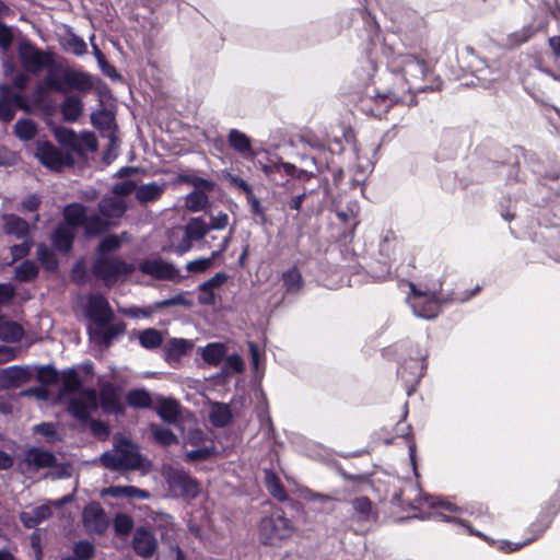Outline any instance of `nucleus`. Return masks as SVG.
Instances as JSON below:
<instances>
[{
    "instance_id": "obj_1",
    "label": "nucleus",
    "mask_w": 560,
    "mask_h": 560,
    "mask_svg": "<svg viewBox=\"0 0 560 560\" xmlns=\"http://www.w3.org/2000/svg\"><path fill=\"white\" fill-rule=\"evenodd\" d=\"M16 50L21 66L26 72L38 74L44 69L48 70L44 81L48 90L59 93L69 90L86 93L92 90V77L88 72L73 70L57 62L54 51L40 49L28 39L19 43Z\"/></svg>"
},
{
    "instance_id": "obj_2",
    "label": "nucleus",
    "mask_w": 560,
    "mask_h": 560,
    "mask_svg": "<svg viewBox=\"0 0 560 560\" xmlns=\"http://www.w3.org/2000/svg\"><path fill=\"white\" fill-rule=\"evenodd\" d=\"M388 69L401 71L399 77L400 88L397 89V96L401 91H413L416 93L440 90L441 79L435 75L431 62L422 56L412 54L398 55L388 62Z\"/></svg>"
},
{
    "instance_id": "obj_3",
    "label": "nucleus",
    "mask_w": 560,
    "mask_h": 560,
    "mask_svg": "<svg viewBox=\"0 0 560 560\" xmlns=\"http://www.w3.org/2000/svg\"><path fill=\"white\" fill-rule=\"evenodd\" d=\"M113 446V451H106L100 457L103 467L113 471L137 470L141 468L143 457L135 442L117 433L114 436Z\"/></svg>"
},
{
    "instance_id": "obj_4",
    "label": "nucleus",
    "mask_w": 560,
    "mask_h": 560,
    "mask_svg": "<svg viewBox=\"0 0 560 560\" xmlns=\"http://www.w3.org/2000/svg\"><path fill=\"white\" fill-rule=\"evenodd\" d=\"M295 525L288 518L281 508H273L272 511L261 517L258 524L259 541L269 547H281L295 533Z\"/></svg>"
},
{
    "instance_id": "obj_5",
    "label": "nucleus",
    "mask_w": 560,
    "mask_h": 560,
    "mask_svg": "<svg viewBox=\"0 0 560 560\" xmlns=\"http://www.w3.org/2000/svg\"><path fill=\"white\" fill-rule=\"evenodd\" d=\"M133 271V264L124 260L120 256H100L93 261L91 268L92 275L108 288Z\"/></svg>"
},
{
    "instance_id": "obj_6",
    "label": "nucleus",
    "mask_w": 560,
    "mask_h": 560,
    "mask_svg": "<svg viewBox=\"0 0 560 560\" xmlns=\"http://www.w3.org/2000/svg\"><path fill=\"white\" fill-rule=\"evenodd\" d=\"M560 512V504L549 499L542 506L537 515L536 520L527 527V534L529 535L525 541L521 544H512L505 541L501 549L505 552H513L522 549L524 546L539 539L551 526L553 518Z\"/></svg>"
},
{
    "instance_id": "obj_7",
    "label": "nucleus",
    "mask_w": 560,
    "mask_h": 560,
    "mask_svg": "<svg viewBox=\"0 0 560 560\" xmlns=\"http://www.w3.org/2000/svg\"><path fill=\"white\" fill-rule=\"evenodd\" d=\"M399 77H404L401 71L388 69V74L385 78V85L382 88L384 90V95L381 101L384 103L381 108L375 109L374 114L380 115L382 113H388L394 105L399 103H406L408 105L416 104L413 91H401L397 96L393 95L392 92L396 94L397 89L400 88Z\"/></svg>"
},
{
    "instance_id": "obj_8",
    "label": "nucleus",
    "mask_w": 560,
    "mask_h": 560,
    "mask_svg": "<svg viewBox=\"0 0 560 560\" xmlns=\"http://www.w3.org/2000/svg\"><path fill=\"white\" fill-rule=\"evenodd\" d=\"M410 294L408 296L410 306L416 316L432 319L441 312V301L435 293L419 290L412 282L409 283Z\"/></svg>"
},
{
    "instance_id": "obj_9",
    "label": "nucleus",
    "mask_w": 560,
    "mask_h": 560,
    "mask_svg": "<svg viewBox=\"0 0 560 560\" xmlns=\"http://www.w3.org/2000/svg\"><path fill=\"white\" fill-rule=\"evenodd\" d=\"M30 112V105L24 94L14 92L8 84L0 85V121L8 124L15 117L16 110Z\"/></svg>"
},
{
    "instance_id": "obj_10",
    "label": "nucleus",
    "mask_w": 560,
    "mask_h": 560,
    "mask_svg": "<svg viewBox=\"0 0 560 560\" xmlns=\"http://www.w3.org/2000/svg\"><path fill=\"white\" fill-rule=\"evenodd\" d=\"M170 489L176 494L195 499L200 492L199 481L184 469H173L167 476Z\"/></svg>"
},
{
    "instance_id": "obj_11",
    "label": "nucleus",
    "mask_w": 560,
    "mask_h": 560,
    "mask_svg": "<svg viewBox=\"0 0 560 560\" xmlns=\"http://www.w3.org/2000/svg\"><path fill=\"white\" fill-rule=\"evenodd\" d=\"M84 313L96 326H106L115 317L107 299L100 293H92L88 296Z\"/></svg>"
},
{
    "instance_id": "obj_12",
    "label": "nucleus",
    "mask_w": 560,
    "mask_h": 560,
    "mask_svg": "<svg viewBox=\"0 0 560 560\" xmlns=\"http://www.w3.org/2000/svg\"><path fill=\"white\" fill-rule=\"evenodd\" d=\"M82 522L89 533L104 535L109 526L105 510L97 501L88 503L82 511Z\"/></svg>"
},
{
    "instance_id": "obj_13",
    "label": "nucleus",
    "mask_w": 560,
    "mask_h": 560,
    "mask_svg": "<svg viewBox=\"0 0 560 560\" xmlns=\"http://www.w3.org/2000/svg\"><path fill=\"white\" fill-rule=\"evenodd\" d=\"M138 268L143 275H148L156 280L179 282L183 279L178 269L173 264L161 258L144 259L139 264Z\"/></svg>"
},
{
    "instance_id": "obj_14",
    "label": "nucleus",
    "mask_w": 560,
    "mask_h": 560,
    "mask_svg": "<svg viewBox=\"0 0 560 560\" xmlns=\"http://www.w3.org/2000/svg\"><path fill=\"white\" fill-rule=\"evenodd\" d=\"M35 155L44 166L51 171H60L63 166L72 164L71 156L63 154L49 141L39 142Z\"/></svg>"
},
{
    "instance_id": "obj_15",
    "label": "nucleus",
    "mask_w": 560,
    "mask_h": 560,
    "mask_svg": "<svg viewBox=\"0 0 560 560\" xmlns=\"http://www.w3.org/2000/svg\"><path fill=\"white\" fill-rule=\"evenodd\" d=\"M398 377L402 381L407 394L410 396L416 385L424 375V364L421 360L409 358L397 370Z\"/></svg>"
},
{
    "instance_id": "obj_16",
    "label": "nucleus",
    "mask_w": 560,
    "mask_h": 560,
    "mask_svg": "<svg viewBox=\"0 0 560 560\" xmlns=\"http://www.w3.org/2000/svg\"><path fill=\"white\" fill-rule=\"evenodd\" d=\"M100 404L104 412L116 416L125 415V406L121 402L120 395L116 386L110 383H104L100 388Z\"/></svg>"
},
{
    "instance_id": "obj_17",
    "label": "nucleus",
    "mask_w": 560,
    "mask_h": 560,
    "mask_svg": "<svg viewBox=\"0 0 560 560\" xmlns=\"http://www.w3.org/2000/svg\"><path fill=\"white\" fill-rule=\"evenodd\" d=\"M126 323L122 320L109 323L106 326H96L95 329H89V334L94 342L104 348H109L114 339L126 331Z\"/></svg>"
},
{
    "instance_id": "obj_18",
    "label": "nucleus",
    "mask_w": 560,
    "mask_h": 560,
    "mask_svg": "<svg viewBox=\"0 0 560 560\" xmlns=\"http://www.w3.org/2000/svg\"><path fill=\"white\" fill-rule=\"evenodd\" d=\"M132 548L138 556L150 558L155 552L156 539L148 528L141 526L133 535Z\"/></svg>"
},
{
    "instance_id": "obj_19",
    "label": "nucleus",
    "mask_w": 560,
    "mask_h": 560,
    "mask_svg": "<svg viewBox=\"0 0 560 560\" xmlns=\"http://www.w3.org/2000/svg\"><path fill=\"white\" fill-rule=\"evenodd\" d=\"M228 143L231 149L246 160H254L256 152L250 138L238 129H231L228 133Z\"/></svg>"
},
{
    "instance_id": "obj_20",
    "label": "nucleus",
    "mask_w": 560,
    "mask_h": 560,
    "mask_svg": "<svg viewBox=\"0 0 560 560\" xmlns=\"http://www.w3.org/2000/svg\"><path fill=\"white\" fill-rule=\"evenodd\" d=\"M74 240L75 234L73 229L63 223L58 224L50 236L54 248L63 254L71 252Z\"/></svg>"
},
{
    "instance_id": "obj_21",
    "label": "nucleus",
    "mask_w": 560,
    "mask_h": 560,
    "mask_svg": "<svg viewBox=\"0 0 560 560\" xmlns=\"http://www.w3.org/2000/svg\"><path fill=\"white\" fill-rule=\"evenodd\" d=\"M3 232L7 235H11L20 238L31 237L30 223L16 214H3Z\"/></svg>"
},
{
    "instance_id": "obj_22",
    "label": "nucleus",
    "mask_w": 560,
    "mask_h": 560,
    "mask_svg": "<svg viewBox=\"0 0 560 560\" xmlns=\"http://www.w3.org/2000/svg\"><path fill=\"white\" fill-rule=\"evenodd\" d=\"M154 410L166 423H176L180 417V404L175 398H158Z\"/></svg>"
},
{
    "instance_id": "obj_23",
    "label": "nucleus",
    "mask_w": 560,
    "mask_h": 560,
    "mask_svg": "<svg viewBox=\"0 0 560 560\" xmlns=\"http://www.w3.org/2000/svg\"><path fill=\"white\" fill-rule=\"evenodd\" d=\"M194 348V342L184 338H171L164 346L165 360L168 362L179 361Z\"/></svg>"
},
{
    "instance_id": "obj_24",
    "label": "nucleus",
    "mask_w": 560,
    "mask_h": 560,
    "mask_svg": "<svg viewBox=\"0 0 560 560\" xmlns=\"http://www.w3.org/2000/svg\"><path fill=\"white\" fill-rule=\"evenodd\" d=\"M98 210L107 219H119L126 213L127 203L117 197H104L98 202Z\"/></svg>"
},
{
    "instance_id": "obj_25",
    "label": "nucleus",
    "mask_w": 560,
    "mask_h": 560,
    "mask_svg": "<svg viewBox=\"0 0 560 560\" xmlns=\"http://www.w3.org/2000/svg\"><path fill=\"white\" fill-rule=\"evenodd\" d=\"M30 377L28 372L18 365L3 369L0 373V384L7 388H16Z\"/></svg>"
},
{
    "instance_id": "obj_26",
    "label": "nucleus",
    "mask_w": 560,
    "mask_h": 560,
    "mask_svg": "<svg viewBox=\"0 0 560 560\" xmlns=\"http://www.w3.org/2000/svg\"><path fill=\"white\" fill-rule=\"evenodd\" d=\"M88 208L80 202H72L63 208L66 225L71 229L81 228L86 220Z\"/></svg>"
},
{
    "instance_id": "obj_27",
    "label": "nucleus",
    "mask_w": 560,
    "mask_h": 560,
    "mask_svg": "<svg viewBox=\"0 0 560 560\" xmlns=\"http://www.w3.org/2000/svg\"><path fill=\"white\" fill-rule=\"evenodd\" d=\"M26 463L35 468H52L57 465V458L54 453L33 447L26 453Z\"/></svg>"
},
{
    "instance_id": "obj_28",
    "label": "nucleus",
    "mask_w": 560,
    "mask_h": 560,
    "mask_svg": "<svg viewBox=\"0 0 560 560\" xmlns=\"http://www.w3.org/2000/svg\"><path fill=\"white\" fill-rule=\"evenodd\" d=\"M534 172L541 179L558 180L560 178V162L553 156H546L537 161Z\"/></svg>"
},
{
    "instance_id": "obj_29",
    "label": "nucleus",
    "mask_w": 560,
    "mask_h": 560,
    "mask_svg": "<svg viewBox=\"0 0 560 560\" xmlns=\"http://www.w3.org/2000/svg\"><path fill=\"white\" fill-rule=\"evenodd\" d=\"M282 284L285 293L295 295L301 292L304 287L303 276L298 266H292L281 275Z\"/></svg>"
},
{
    "instance_id": "obj_30",
    "label": "nucleus",
    "mask_w": 560,
    "mask_h": 560,
    "mask_svg": "<svg viewBox=\"0 0 560 560\" xmlns=\"http://www.w3.org/2000/svg\"><path fill=\"white\" fill-rule=\"evenodd\" d=\"M60 113L65 121H78L83 113V103L78 96H67L60 105Z\"/></svg>"
},
{
    "instance_id": "obj_31",
    "label": "nucleus",
    "mask_w": 560,
    "mask_h": 560,
    "mask_svg": "<svg viewBox=\"0 0 560 560\" xmlns=\"http://www.w3.org/2000/svg\"><path fill=\"white\" fill-rule=\"evenodd\" d=\"M52 515V511L48 505H39L32 512H21L20 521L26 528H34L45 520Z\"/></svg>"
},
{
    "instance_id": "obj_32",
    "label": "nucleus",
    "mask_w": 560,
    "mask_h": 560,
    "mask_svg": "<svg viewBox=\"0 0 560 560\" xmlns=\"http://www.w3.org/2000/svg\"><path fill=\"white\" fill-rule=\"evenodd\" d=\"M60 395L77 394L82 389L83 381L74 369H66L61 372Z\"/></svg>"
},
{
    "instance_id": "obj_33",
    "label": "nucleus",
    "mask_w": 560,
    "mask_h": 560,
    "mask_svg": "<svg viewBox=\"0 0 560 560\" xmlns=\"http://www.w3.org/2000/svg\"><path fill=\"white\" fill-rule=\"evenodd\" d=\"M384 95V90H377L373 96H364L359 100L358 107L359 109L366 114L368 116L375 117L382 119L387 113H382L380 115L374 114L375 109L381 108L383 103L381 98Z\"/></svg>"
},
{
    "instance_id": "obj_34",
    "label": "nucleus",
    "mask_w": 560,
    "mask_h": 560,
    "mask_svg": "<svg viewBox=\"0 0 560 560\" xmlns=\"http://www.w3.org/2000/svg\"><path fill=\"white\" fill-rule=\"evenodd\" d=\"M36 256L42 267L48 272H55L59 268V259L56 253L46 244L40 243L36 248Z\"/></svg>"
},
{
    "instance_id": "obj_35",
    "label": "nucleus",
    "mask_w": 560,
    "mask_h": 560,
    "mask_svg": "<svg viewBox=\"0 0 560 560\" xmlns=\"http://www.w3.org/2000/svg\"><path fill=\"white\" fill-rule=\"evenodd\" d=\"M125 398L127 405L135 409H149L152 407V397L150 393L143 388L130 389Z\"/></svg>"
},
{
    "instance_id": "obj_36",
    "label": "nucleus",
    "mask_w": 560,
    "mask_h": 560,
    "mask_svg": "<svg viewBox=\"0 0 560 560\" xmlns=\"http://www.w3.org/2000/svg\"><path fill=\"white\" fill-rule=\"evenodd\" d=\"M266 488L270 495L279 502L289 500V494L282 485L280 478L272 471L266 472Z\"/></svg>"
},
{
    "instance_id": "obj_37",
    "label": "nucleus",
    "mask_w": 560,
    "mask_h": 560,
    "mask_svg": "<svg viewBox=\"0 0 560 560\" xmlns=\"http://www.w3.org/2000/svg\"><path fill=\"white\" fill-rule=\"evenodd\" d=\"M25 335L21 324L7 320L0 325V338L7 342H20Z\"/></svg>"
},
{
    "instance_id": "obj_38",
    "label": "nucleus",
    "mask_w": 560,
    "mask_h": 560,
    "mask_svg": "<svg viewBox=\"0 0 560 560\" xmlns=\"http://www.w3.org/2000/svg\"><path fill=\"white\" fill-rule=\"evenodd\" d=\"M225 352L226 349L223 343L211 342L203 348L201 355L206 363L212 366H218L222 362Z\"/></svg>"
},
{
    "instance_id": "obj_39",
    "label": "nucleus",
    "mask_w": 560,
    "mask_h": 560,
    "mask_svg": "<svg viewBox=\"0 0 560 560\" xmlns=\"http://www.w3.org/2000/svg\"><path fill=\"white\" fill-rule=\"evenodd\" d=\"M139 343L147 350H155L163 343V335L155 328H145L138 335Z\"/></svg>"
},
{
    "instance_id": "obj_40",
    "label": "nucleus",
    "mask_w": 560,
    "mask_h": 560,
    "mask_svg": "<svg viewBox=\"0 0 560 560\" xmlns=\"http://www.w3.org/2000/svg\"><path fill=\"white\" fill-rule=\"evenodd\" d=\"M88 237H94L108 231L109 222L98 214L86 215L85 223L82 225Z\"/></svg>"
},
{
    "instance_id": "obj_41",
    "label": "nucleus",
    "mask_w": 560,
    "mask_h": 560,
    "mask_svg": "<svg viewBox=\"0 0 560 560\" xmlns=\"http://www.w3.org/2000/svg\"><path fill=\"white\" fill-rule=\"evenodd\" d=\"M261 170L271 180H276L275 175L282 171L291 177H300V173H303V171H299L295 165L285 162L264 164Z\"/></svg>"
},
{
    "instance_id": "obj_42",
    "label": "nucleus",
    "mask_w": 560,
    "mask_h": 560,
    "mask_svg": "<svg viewBox=\"0 0 560 560\" xmlns=\"http://www.w3.org/2000/svg\"><path fill=\"white\" fill-rule=\"evenodd\" d=\"M39 273L37 265L31 259H24L15 267L14 277L20 282H32Z\"/></svg>"
},
{
    "instance_id": "obj_43",
    "label": "nucleus",
    "mask_w": 560,
    "mask_h": 560,
    "mask_svg": "<svg viewBox=\"0 0 560 560\" xmlns=\"http://www.w3.org/2000/svg\"><path fill=\"white\" fill-rule=\"evenodd\" d=\"M210 226L202 218H191L185 225V234L194 241L202 240L209 232Z\"/></svg>"
},
{
    "instance_id": "obj_44",
    "label": "nucleus",
    "mask_w": 560,
    "mask_h": 560,
    "mask_svg": "<svg viewBox=\"0 0 560 560\" xmlns=\"http://www.w3.org/2000/svg\"><path fill=\"white\" fill-rule=\"evenodd\" d=\"M163 188L156 183L141 185L136 190V198L140 203L156 201L161 198Z\"/></svg>"
},
{
    "instance_id": "obj_45",
    "label": "nucleus",
    "mask_w": 560,
    "mask_h": 560,
    "mask_svg": "<svg viewBox=\"0 0 560 560\" xmlns=\"http://www.w3.org/2000/svg\"><path fill=\"white\" fill-rule=\"evenodd\" d=\"M14 135L22 141L33 140L37 135V125L31 118H20L14 125Z\"/></svg>"
},
{
    "instance_id": "obj_46",
    "label": "nucleus",
    "mask_w": 560,
    "mask_h": 560,
    "mask_svg": "<svg viewBox=\"0 0 560 560\" xmlns=\"http://www.w3.org/2000/svg\"><path fill=\"white\" fill-rule=\"evenodd\" d=\"M91 408L92 407L89 406V404L84 401L82 398H72L70 399L68 405L69 413L83 423H86L90 420Z\"/></svg>"
},
{
    "instance_id": "obj_47",
    "label": "nucleus",
    "mask_w": 560,
    "mask_h": 560,
    "mask_svg": "<svg viewBox=\"0 0 560 560\" xmlns=\"http://www.w3.org/2000/svg\"><path fill=\"white\" fill-rule=\"evenodd\" d=\"M68 141L77 150L85 148L90 151L97 149V139L92 132H85L78 139L77 135L72 130H68Z\"/></svg>"
},
{
    "instance_id": "obj_48",
    "label": "nucleus",
    "mask_w": 560,
    "mask_h": 560,
    "mask_svg": "<svg viewBox=\"0 0 560 560\" xmlns=\"http://www.w3.org/2000/svg\"><path fill=\"white\" fill-rule=\"evenodd\" d=\"M210 420L214 427L223 428L232 422V411L225 404H217L210 413Z\"/></svg>"
},
{
    "instance_id": "obj_49",
    "label": "nucleus",
    "mask_w": 560,
    "mask_h": 560,
    "mask_svg": "<svg viewBox=\"0 0 560 560\" xmlns=\"http://www.w3.org/2000/svg\"><path fill=\"white\" fill-rule=\"evenodd\" d=\"M32 101L35 107L42 109L46 114H51L55 109V104L47 95V91L43 85H37L32 93Z\"/></svg>"
},
{
    "instance_id": "obj_50",
    "label": "nucleus",
    "mask_w": 560,
    "mask_h": 560,
    "mask_svg": "<svg viewBox=\"0 0 560 560\" xmlns=\"http://www.w3.org/2000/svg\"><path fill=\"white\" fill-rule=\"evenodd\" d=\"M354 512L362 521H369L375 514L374 504L368 497H357L351 501Z\"/></svg>"
},
{
    "instance_id": "obj_51",
    "label": "nucleus",
    "mask_w": 560,
    "mask_h": 560,
    "mask_svg": "<svg viewBox=\"0 0 560 560\" xmlns=\"http://www.w3.org/2000/svg\"><path fill=\"white\" fill-rule=\"evenodd\" d=\"M209 191L192 190L186 196V207L189 211L197 212L206 209L209 203Z\"/></svg>"
},
{
    "instance_id": "obj_52",
    "label": "nucleus",
    "mask_w": 560,
    "mask_h": 560,
    "mask_svg": "<svg viewBox=\"0 0 560 560\" xmlns=\"http://www.w3.org/2000/svg\"><path fill=\"white\" fill-rule=\"evenodd\" d=\"M153 439L162 446H171L178 443L176 434L168 428L159 424H151Z\"/></svg>"
},
{
    "instance_id": "obj_53",
    "label": "nucleus",
    "mask_w": 560,
    "mask_h": 560,
    "mask_svg": "<svg viewBox=\"0 0 560 560\" xmlns=\"http://www.w3.org/2000/svg\"><path fill=\"white\" fill-rule=\"evenodd\" d=\"M179 182L195 187V190L213 191L215 184L212 180L206 179L195 174H180Z\"/></svg>"
},
{
    "instance_id": "obj_54",
    "label": "nucleus",
    "mask_w": 560,
    "mask_h": 560,
    "mask_svg": "<svg viewBox=\"0 0 560 560\" xmlns=\"http://www.w3.org/2000/svg\"><path fill=\"white\" fill-rule=\"evenodd\" d=\"M72 552V557L78 560H92L95 557L96 548L93 542L82 539L73 544Z\"/></svg>"
},
{
    "instance_id": "obj_55",
    "label": "nucleus",
    "mask_w": 560,
    "mask_h": 560,
    "mask_svg": "<svg viewBox=\"0 0 560 560\" xmlns=\"http://www.w3.org/2000/svg\"><path fill=\"white\" fill-rule=\"evenodd\" d=\"M36 378L44 386H52L59 382V372L52 365H44L38 369Z\"/></svg>"
},
{
    "instance_id": "obj_56",
    "label": "nucleus",
    "mask_w": 560,
    "mask_h": 560,
    "mask_svg": "<svg viewBox=\"0 0 560 560\" xmlns=\"http://www.w3.org/2000/svg\"><path fill=\"white\" fill-rule=\"evenodd\" d=\"M133 528V520L129 514L118 513L114 518V529L117 536H128Z\"/></svg>"
},
{
    "instance_id": "obj_57",
    "label": "nucleus",
    "mask_w": 560,
    "mask_h": 560,
    "mask_svg": "<svg viewBox=\"0 0 560 560\" xmlns=\"http://www.w3.org/2000/svg\"><path fill=\"white\" fill-rule=\"evenodd\" d=\"M171 306H184L186 308H190L192 306V302L186 298L185 292H180L170 299L156 301L154 303V308H166Z\"/></svg>"
},
{
    "instance_id": "obj_58",
    "label": "nucleus",
    "mask_w": 560,
    "mask_h": 560,
    "mask_svg": "<svg viewBox=\"0 0 560 560\" xmlns=\"http://www.w3.org/2000/svg\"><path fill=\"white\" fill-rule=\"evenodd\" d=\"M121 245L120 238L116 234L105 236L97 245V253L105 256L110 252L117 250Z\"/></svg>"
},
{
    "instance_id": "obj_59",
    "label": "nucleus",
    "mask_w": 560,
    "mask_h": 560,
    "mask_svg": "<svg viewBox=\"0 0 560 560\" xmlns=\"http://www.w3.org/2000/svg\"><path fill=\"white\" fill-rule=\"evenodd\" d=\"M22 240L23 242L21 244H15L10 247L11 256L14 261L25 258L30 254L34 245L32 237H26Z\"/></svg>"
},
{
    "instance_id": "obj_60",
    "label": "nucleus",
    "mask_w": 560,
    "mask_h": 560,
    "mask_svg": "<svg viewBox=\"0 0 560 560\" xmlns=\"http://www.w3.org/2000/svg\"><path fill=\"white\" fill-rule=\"evenodd\" d=\"M215 455L213 446H205L191 450L186 454V462H201L207 460Z\"/></svg>"
},
{
    "instance_id": "obj_61",
    "label": "nucleus",
    "mask_w": 560,
    "mask_h": 560,
    "mask_svg": "<svg viewBox=\"0 0 560 560\" xmlns=\"http://www.w3.org/2000/svg\"><path fill=\"white\" fill-rule=\"evenodd\" d=\"M90 423L91 433L97 439L104 441L108 439L110 434V428L106 422L101 420L91 419L88 421Z\"/></svg>"
},
{
    "instance_id": "obj_62",
    "label": "nucleus",
    "mask_w": 560,
    "mask_h": 560,
    "mask_svg": "<svg viewBox=\"0 0 560 560\" xmlns=\"http://www.w3.org/2000/svg\"><path fill=\"white\" fill-rule=\"evenodd\" d=\"M247 205L249 206V211L253 215L258 217L261 224L267 223V214L265 212L264 207L260 203V200L253 192L246 198Z\"/></svg>"
},
{
    "instance_id": "obj_63",
    "label": "nucleus",
    "mask_w": 560,
    "mask_h": 560,
    "mask_svg": "<svg viewBox=\"0 0 560 560\" xmlns=\"http://www.w3.org/2000/svg\"><path fill=\"white\" fill-rule=\"evenodd\" d=\"M66 48L75 56H82L86 52V44L80 36L71 34L66 42Z\"/></svg>"
},
{
    "instance_id": "obj_64",
    "label": "nucleus",
    "mask_w": 560,
    "mask_h": 560,
    "mask_svg": "<svg viewBox=\"0 0 560 560\" xmlns=\"http://www.w3.org/2000/svg\"><path fill=\"white\" fill-rule=\"evenodd\" d=\"M534 34H535V31H534L533 26L528 25V26L523 27L520 31L512 33L509 36V42L514 46H520V45L526 43L529 38H532L534 36Z\"/></svg>"
}]
</instances>
